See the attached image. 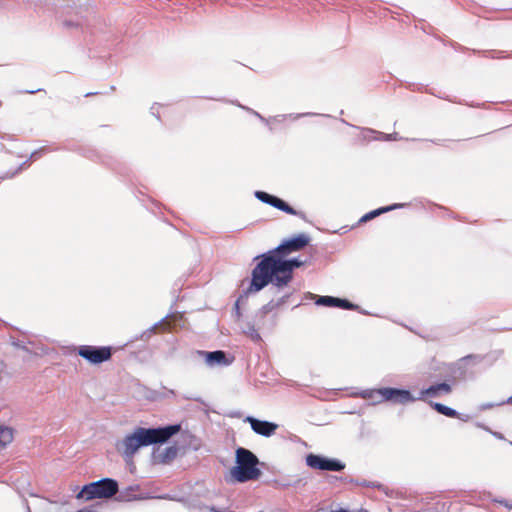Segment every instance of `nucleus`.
Returning <instances> with one entry per match:
<instances>
[{
    "instance_id": "21",
    "label": "nucleus",
    "mask_w": 512,
    "mask_h": 512,
    "mask_svg": "<svg viewBox=\"0 0 512 512\" xmlns=\"http://www.w3.org/2000/svg\"><path fill=\"white\" fill-rule=\"evenodd\" d=\"M334 512H346L345 510H337V511H334Z\"/></svg>"
},
{
    "instance_id": "7",
    "label": "nucleus",
    "mask_w": 512,
    "mask_h": 512,
    "mask_svg": "<svg viewBox=\"0 0 512 512\" xmlns=\"http://www.w3.org/2000/svg\"><path fill=\"white\" fill-rule=\"evenodd\" d=\"M310 242L308 235L301 233L297 236L284 241L281 245L268 253H273L278 257H285L293 252H297L305 248Z\"/></svg>"
},
{
    "instance_id": "4",
    "label": "nucleus",
    "mask_w": 512,
    "mask_h": 512,
    "mask_svg": "<svg viewBox=\"0 0 512 512\" xmlns=\"http://www.w3.org/2000/svg\"><path fill=\"white\" fill-rule=\"evenodd\" d=\"M236 465L231 468L232 478L240 483L257 480L261 470L257 467L259 460L250 450L239 447L236 449Z\"/></svg>"
},
{
    "instance_id": "2",
    "label": "nucleus",
    "mask_w": 512,
    "mask_h": 512,
    "mask_svg": "<svg viewBox=\"0 0 512 512\" xmlns=\"http://www.w3.org/2000/svg\"><path fill=\"white\" fill-rule=\"evenodd\" d=\"M180 430V424L159 428L138 427L116 443V450L125 460H131L141 447L165 443Z\"/></svg>"
},
{
    "instance_id": "11",
    "label": "nucleus",
    "mask_w": 512,
    "mask_h": 512,
    "mask_svg": "<svg viewBox=\"0 0 512 512\" xmlns=\"http://www.w3.org/2000/svg\"><path fill=\"white\" fill-rule=\"evenodd\" d=\"M269 205H271L281 211H284L288 214H291V215L297 214V212L291 206H289L286 202H284L282 199H280L276 196H272V198L269 202Z\"/></svg>"
},
{
    "instance_id": "19",
    "label": "nucleus",
    "mask_w": 512,
    "mask_h": 512,
    "mask_svg": "<svg viewBox=\"0 0 512 512\" xmlns=\"http://www.w3.org/2000/svg\"><path fill=\"white\" fill-rule=\"evenodd\" d=\"M472 358H476V356L475 355H468V356L464 357L462 360L472 359Z\"/></svg>"
},
{
    "instance_id": "6",
    "label": "nucleus",
    "mask_w": 512,
    "mask_h": 512,
    "mask_svg": "<svg viewBox=\"0 0 512 512\" xmlns=\"http://www.w3.org/2000/svg\"><path fill=\"white\" fill-rule=\"evenodd\" d=\"M77 354L92 365L107 362L113 355L111 346L80 345Z\"/></svg>"
},
{
    "instance_id": "13",
    "label": "nucleus",
    "mask_w": 512,
    "mask_h": 512,
    "mask_svg": "<svg viewBox=\"0 0 512 512\" xmlns=\"http://www.w3.org/2000/svg\"><path fill=\"white\" fill-rule=\"evenodd\" d=\"M397 207H398V205H392V206L381 207L376 210L370 211L361 217L360 222L370 221V220L374 219L375 217H377L385 212L391 211Z\"/></svg>"
},
{
    "instance_id": "8",
    "label": "nucleus",
    "mask_w": 512,
    "mask_h": 512,
    "mask_svg": "<svg viewBox=\"0 0 512 512\" xmlns=\"http://www.w3.org/2000/svg\"><path fill=\"white\" fill-rule=\"evenodd\" d=\"M307 465L313 469L326 471H341L345 465L337 460L328 459L319 455L310 454L306 458Z\"/></svg>"
},
{
    "instance_id": "1",
    "label": "nucleus",
    "mask_w": 512,
    "mask_h": 512,
    "mask_svg": "<svg viewBox=\"0 0 512 512\" xmlns=\"http://www.w3.org/2000/svg\"><path fill=\"white\" fill-rule=\"evenodd\" d=\"M303 264L298 259L283 260L273 253H266L252 271L251 289L259 291L269 283L277 287L287 286L293 278L294 268Z\"/></svg>"
},
{
    "instance_id": "16",
    "label": "nucleus",
    "mask_w": 512,
    "mask_h": 512,
    "mask_svg": "<svg viewBox=\"0 0 512 512\" xmlns=\"http://www.w3.org/2000/svg\"><path fill=\"white\" fill-rule=\"evenodd\" d=\"M337 298L332 296H319L316 300L317 305L336 307Z\"/></svg>"
},
{
    "instance_id": "10",
    "label": "nucleus",
    "mask_w": 512,
    "mask_h": 512,
    "mask_svg": "<svg viewBox=\"0 0 512 512\" xmlns=\"http://www.w3.org/2000/svg\"><path fill=\"white\" fill-rule=\"evenodd\" d=\"M203 356H205V361L208 365L213 366L215 364L218 365H227L228 361L226 360L225 352L218 350L213 352H201Z\"/></svg>"
},
{
    "instance_id": "5",
    "label": "nucleus",
    "mask_w": 512,
    "mask_h": 512,
    "mask_svg": "<svg viewBox=\"0 0 512 512\" xmlns=\"http://www.w3.org/2000/svg\"><path fill=\"white\" fill-rule=\"evenodd\" d=\"M118 490L119 486L116 480L104 478L84 485L77 498H84L85 500L111 498L118 493Z\"/></svg>"
},
{
    "instance_id": "18",
    "label": "nucleus",
    "mask_w": 512,
    "mask_h": 512,
    "mask_svg": "<svg viewBox=\"0 0 512 512\" xmlns=\"http://www.w3.org/2000/svg\"><path fill=\"white\" fill-rule=\"evenodd\" d=\"M255 196L262 202L266 203V204H269L271 198L273 195H270L264 191H257L255 193Z\"/></svg>"
},
{
    "instance_id": "15",
    "label": "nucleus",
    "mask_w": 512,
    "mask_h": 512,
    "mask_svg": "<svg viewBox=\"0 0 512 512\" xmlns=\"http://www.w3.org/2000/svg\"><path fill=\"white\" fill-rule=\"evenodd\" d=\"M13 440V431L7 427H0V448H4Z\"/></svg>"
},
{
    "instance_id": "9",
    "label": "nucleus",
    "mask_w": 512,
    "mask_h": 512,
    "mask_svg": "<svg viewBox=\"0 0 512 512\" xmlns=\"http://www.w3.org/2000/svg\"><path fill=\"white\" fill-rule=\"evenodd\" d=\"M245 421L251 425L255 433L265 437L273 435L278 428V425L275 423L258 420L250 416H248Z\"/></svg>"
},
{
    "instance_id": "17",
    "label": "nucleus",
    "mask_w": 512,
    "mask_h": 512,
    "mask_svg": "<svg viewBox=\"0 0 512 512\" xmlns=\"http://www.w3.org/2000/svg\"><path fill=\"white\" fill-rule=\"evenodd\" d=\"M336 307L343 308V309H348V310H355V309L358 308L357 305L349 302L346 299H341V298H337Z\"/></svg>"
},
{
    "instance_id": "14",
    "label": "nucleus",
    "mask_w": 512,
    "mask_h": 512,
    "mask_svg": "<svg viewBox=\"0 0 512 512\" xmlns=\"http://www.w3.org/2000/svg\"><path fill=\"white\" fill-rule=\"evenodd\" d=\"M430 405L433 409H435L438 413L442 415L452 418L457 416V412L454 409L447 407L441 403L430 402Z\"/></svg>"
},
{
    "instance_id": "20",
    "label": "nucleus",
    "mask_w": 512,
    "mask_h": 512,
    "mask_svg": "<svg viewBox=\"0 0 512 512\" xmlns=\"http://www.w3.org/2000/svg\"><path fill=\"white\" fill-rule=\"evenodd\" d=\"M508 403L512 405V396L508 398Z\"/></svg>"
},
{
    "instance_id": "12",
    "label": "nucleus",
    "mask_w": 512,
    "mask_h": 512,
    "mask_svg": "<svg viewBox=\"0 0 512 512\" xmlns=\"http://www.w3.org/2000/svg\"><path fill=\"white\" fill-rule=\"evenodd\" d=\"M178 454V448L176 446H169L158 456L160 463H169L176 458Z\"/></svg>"
},
{
    "instance_id": "3",
    "label": "nucleus",
    "mask_w": 512,
    "mask_h": 512,
    "mask_svg": "<svg viewBox=\"0 0 512 512\" xmlns=\"http://www.w3.org/2000/svg\"><path fill=\"white\" fill-rule=\"evenodd\" d=\"M451 391V385L443 382L421 390L416 398L408 390L390 387L374 389L370 392V397L378 402L390 401L392 403L406 404L416 400L427 401L429 398L439 397L442 394H450Z\"/></svg>"
}]
</instances>
